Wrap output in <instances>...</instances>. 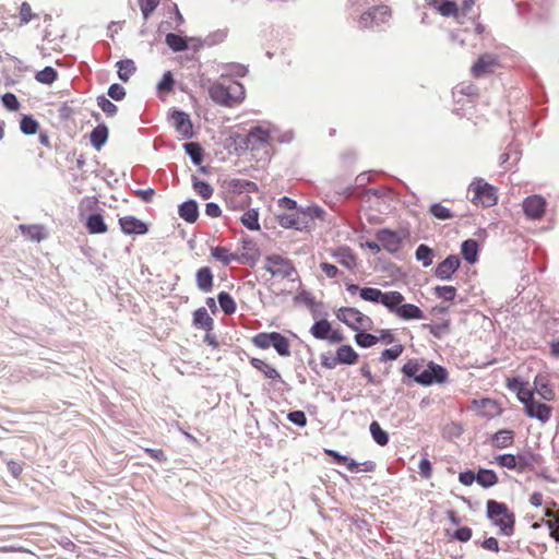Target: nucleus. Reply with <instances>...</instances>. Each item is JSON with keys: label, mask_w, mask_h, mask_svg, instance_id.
Returning <instances> with one entry per match:
<instances>
[{"label": "nucleus", "mask_w": 559, "mask_h": 559, "mask_svg": "<svg viewBox=\"0 0 559 559\" xmlns=\"http://www.w3.org/2000/svg\"><path fill=\"white\" fill-rule=\"evenodd\" d=\"M245 93V86L240 82L225 79L224 74L209 88V95L215 104L229 108L240 105Z\"/></svg>", "instance_id": "f257e3e1"}, {"label": "nucleus", "mask_w": 559, "mask_h": 559, "mask_svg": "<svg viewBox=\"0 0 559 559\" xmlns=\"http://www.w3.org/2000/svg\"><path fill=\"white\" fill-rule=\"evenodd\" d=\"M322 207L312 205L300 207L294 213H282L276 215L277 223L286 229H295L299 231L310 230L313 227L316 218H322L324 215Z\"/></svg>", "instance_id": "f03ea898"}, {"label": "nucleus", "mask_w": 559, "mask_h": 559, "mask_svg": "<svg viewBox=\"0 0 559 559\" xmlns=\"http://www.w3.org/2000/svg\"><path fill=\"white\" fill-rule=\"evenodd\" d=\"M486 515L498 527L501 536L510 537L514 534L515 515L506 503L489 499L486 502Z\"/></svg>", "instance_id": "7ed1b4c3"}, {"label": "nucleus", "mask_w": 559, "mask_h": 559, "mask_svg": "<svg viewBox=\"0 0 559 559\" xmlns=\"http://www.w3.org/2000/svg\"><path fill=\"white\" fill-rule=\"evenodd\" d=\"M392 294L386 309L390 313L405 321L425 319L424 311L418 306L404 302L405 297L401 292L392 290Z\"/></svg>", "instance_id": "20e7f679"}, {"label": "nucleus", "mask_w": 559, "mask_h": 559, "mask_svg": "<svg viewBox=\"0 0 559 559\" xmlns=\"http://www.w3.org/2000/svg\"><path fill=\"white\" fill-rule=\"evenodd\" d=\"M271 138L272 132L270 131V128H265L263 126H254L251 127L248 133L245 135L242 143L247 150H250L251 152H263V154L269 157Z\"/></svg>", "instance_id": "39448f33"}, {"label": "nucleus", "mask_w": 559, "mask_h": 559, "mask_svg": "<svg viewBox=\"0 0 559 559\" xmlns=\"http://www.w3.org/2000/svg\"><path fill=\"white\" fill-rule=\"evenodd\" d=\"M468 192L473 193L472 202L490 207L497 204L498 197L496 188L486 182L483 178H475L468 187Z\"/></svg>", "instance_id": "423d86ee"}, {"label": "nucleus", "mask_w": 559, "mask_h": 559, "mask_svg": "<svg viewBox=\"0 0 559 559\" xmlns=\"http://www.w3.org/2000/svg\"><path fill=\"white\" fill-rule=\"evenodd\" d=\"M336 318L353 331L370 330L373 321L354 307H342L336 311Z\"/></svg>", "instance_id": "0eeeda50"}, {"label": "nucleus", "mask_w": 559, "mask_h": 559, "mask_svg": "<svg viewBox=\"0 0 559 559\" xmlns=\"http://www.w3.org/2000/svg\"><path fill=\"white\" fill-rule=\"evenodd\" d=\"M391 19V9L388 5L380 4L369 8L359 17L361 28H370L385 24Z\"/></svg>", "instance_id": "6e6552de"}, {"label": "nucleus", "mask_w": 559, "mask_h": 559, "mask_svg": "<svg viewBox=\"0 0 559 559\" xmlns=\"http://www.w3.org/2000/svg\"><path fill=\"white\" fill-rule=\"evenodd\" d=\"M264 269L272 276H281L283 278H290L296 273L293 262L280 254L266 255Z\"/></svg>", "instance_id": "1a4fd4ad"}, {"label": "nucleus", "mask_w": 559, "mask_h": 559, "mask_svg": "<svg viewBox=\"0 0 559 559\" xmlns=\"http://www.w3.org/2000/svg\"><path fill=\"white\" fill-rule=\"evenodd\" d=\"M448 377L449 372L443 366L429 361L427 368L420 372L417 383L424 386L442 384L448 381Z\"/></svg>", "instance_id": "9d476101"}, {"label": "nucleus", "mask_w": 559, "mask_h": 559, "mask_svg": "<svg viewBox=\"0 0 559 559\" xmlns=\"http://www.w3.org/2000/svg\"><path fill=\"white\" fill-rule=\"evenodd\" d=\"M547 201L540 194H532L523 200L522 209L526 218L531 221L540 219L546 211Z\"/></svg>", "instance_id": "9b49d317"}, {"label": "nucleus", "mask_w": 559, "mask_h": 559, "mask_svg": "<svg viewBox=\"0 0 559 559\" xmlns=\"http://www.w3.org/2000/svg\"><path fill=\"white\" fill-rule=\"evenodd\" d=\"M169 117L173 127L182 139L190 140L194 136L193 124L190 116L186 111L174 109Z\"/></svg>", "instance_id": "f8f14e48"}, {"label": "nucleus", "mask_w": 559, "mask_h": 559, "mask_svg": "<svg viewBox=\"0 0 559 559\" xmlns=\"http://www.w3.org/2000/svg\"><path fill=\"white\" fill-rule=\"evenodd\" d=\"M250 365L254 369L263 373L265 378L270 379L271 384L275 390L277 389V384L287 385V383L284 381L277 369L271 366L270 364L265 362L264 360L253 357L250 359Z\"/></svg>", "instance_id": "ddd939ff"}, {"label": "nucleus", "mask_w": 559, "mask_h": 559, "mask_svg": "<svg viewBox=\"0 0 559 559\" xmlns=\"http://www.w3.org/2000/svg\"><path fill=\"white\" fill-rule=\"evenodd\" d=\"M460 258L455 254H450L437 265L435 269V275L439 280L450 281L460 267Z\"/></svg>", "instance_id": "4468645a"}, {"label": "nucleus", "mask_w": 559, "mask_h": 559, "mask_svg": "<svg viewBox=\"0 0 559 559\" xmlns=\"http://www.w3.org/2000/svg\"><path fill=\"white\" fill-rule=\"evenodd\" d=\"M376 237L381 246L390 253H395L401 248V238L397 233L391 229H380L377 231Z\"/></svg>", "instance_id": "2eb2a0df"}, {"label": "nucleus", "mask_w": 559, "mask_h": 559, "mask_svg": "<svg viewBox=\"0 0 559 559\" xmlns=\"http://www.w3.org/2000/svg\"><path fill=\"white\" fill-rule=\"evenodd\" d=\"M392 290L382 292L379 288L373 287H362L360 290V298L365 301H369L372 304H380L388 309L392 297Z\"/></svg>", "instance_id": "dca6fc26"}, {"label": "nucleus", "mask_w": 559, "mask_h": 559, "mask_svg": "<svg viewBox=\"0 0 559 559\" xmlns=\"http://www.w3.org/2000/svg\"><path fill=\"white\" fill-rule=\"evenodd\" d=\"M524 409L530 418H535L542 421L543 424L547 423L552 414L551 406L545 403L537 402L536 400L527 404L526 407H524Z\"/></svg>", "instance_id": "f3484780"}, {"label": "nucleus", "mask_w": 559, "mask_h": 559, "mask_svg": "<svg viewBox=\"0 0 559 559\" xmlns=\"http://www.w3.org/2000/svg\"><path fill=\"white\" fill-rule=\"evenodd\" d=\"M119 225L127 235H144L148 230L147 225L143 221L131 215L120 217Z\"/></svg>", "instance_id": "a211bd4d"}, {"label": "nucleus", "mask_w": 559, "mask_h": 559, "mask_svg": "<svg viewBox=\"0 0 559 559\" xmlns=\"http://www.w3.org/2000/svg\"><path fill=\"white\" fill-rule=\"evenodd\" d=\"M498 64V59L493 55H483L473 64L471 71L475 78L483 76L493 71V68Z\"/></svg>", "instance_id": "6ab92c4d"}, {"label": "nucleus", "mask_w": 559, "mask_h": 559, "mask_svg": "<svg viewBox=\"0 0 559 559\" xmlns=\"http://www.w3.org/2000/svg\"><path fill=\"white\" fill-rule=\"evenodd\" d=\"M332 257L336 259L337 263L350 271L357 266L356 255L347 246H342L335 249L332 253Z\"/></svg>", "instance_id": "aec40b11"}, {"label": "nucleus", "mask_w": 559, "mask_h": 559, "mask_svg": "<svg viewBox=\"0 0 559 559\" xmlns=\"http://www.w3.org/2000/svg\"><path fill=\"white\" fill-rule=\"evenodd\" d=\"M178 215L180 216V218H182L185 222L189 224L195 223L199 218L198 202L193 199H189L182 202L178 206Z\"/></svg>", "instance_id": "412c9836"}, {"label": "nucleus", "mask_w": 559, "mask_h": 559, "mask_svg": "<svg viewBox=\"0 0 559 559\" xmlns=\"http://www.w3.org/2000/svg\"><path fill=\"white\" fill-rule=\"evenodd\" d=\"M534 388L543 400L552 401L555 399V391L547 376L538 373L534 379Z\"/></svg>", "instance_id": "4be33fe9"}, {"label": "nucleus", "mask_w": 559, "mask_h": 559, "mask_svg": "<svg viewBox=\"0 0 559 559\" xmlns=\"http://www.w3.org/2000/svg\"><path fill=\"white\" fill-rule=\"evenodd\" d=\"M214 276L209 266H203L197 271L195 282L198 288L203 293H210L213 289Z\"/></svg>", "instance_id": "5701e85b"}, {"label": "nucleus", "mask_w": 559, "mask_h": 559, "mask_svg": "<svg viewBox=\"0 0 559 559\" xmlns=\"http://www.w3.org/2000/svg\"><path fill=\"white\" fill-rule=\"evenodd\" d=\"M539 455L531 452L524 451L516 455V472L524 473L527 469H532L534 465L538 462Z\"/></svg>", "instance_id": "b1692460"}, {"label": "nucleus", "mask_w": 559, "mask_h": 559, "mask_svg": "<svg viewBox=\"0 0 559 559\" xmlns=\"http://www.w3.org/2000/svg\"><path fill=\"white\" fill-rule=\"evenodd\" d=\"M514 441V431L510 429H501L491 436L490 442L493 448L504 449L510 447Z\"/></svg>", "instance_id": "393cba45"}, {"label": "nucleus", "mask_w": 559, "mask_h": 559, "mask_svg": "<svg viewBox=\"0 0 559 559\" xmlns=\"http://www.w3.org/2000/svg\"><path fill=\"white\" fill-rule=\"evenodd\" d=\"M227 35H228V31L226 28L216 29V31L210 33L203 39L197 38V37H191L190 41H198V47L214 46V45L223 43L227 38Z\"/></svg>", "instance_id": "a878e982"}, {"label": "nucleus", "mask_w": 559, "mask_h": 559, "mask_svg": "<svg viewBox=\"0 0 559 559\" xmlns=\"http://www.w3.org/2000/svg\"><path fill=\"white\" fill-rule=\"evenodd\" d=\"M193 324L209 333L214 328V320L210 317L207 310L201 307L193 312Z\"/></svg>", "instance_id": "bb28decb"}, {"label": "nucleus", "mask_w": 559, "mask_h": 559, "mask_svg": "<svg viewBox=\"0 0 559 559\" xmlns=\"http://www.w3.org/2000/svg\"><path fill=\"white\" fill-rule=\"evenodd\" d=\"M461 253L467 263L474 264L475 262H477L479 253V245L477 240H464L461 246Z\"/></svg>", "instance_id": "cd10ccee"}, {"label": "nucleus", "mask_w": 559, "mask_h": 559, "mask_svg": "<svg viewBox=\"0 0 559 559\" xmlns=\"http://www.w3.org/2000/svg\"><path fill=\"white\" fill-rule=\"evenodd\" d=\"M108 128L105 123H98L91 132L90 140L93 147L99 151L108 140Z\"/></svg>", "instance_id": "c85d7f7f"}, {"label": "nucleus", "mask_w": 559, "mask_h": 559, "mask_svg": "<svg viewBox=\"0 0 559 559\" xmlns=\"http://www.w3.org/2000/svg\"><path fill=\"white\" fill-rule=\"evenodd\" d=\"M429 3L433 5L441 15L454 16L459 20V8L455 2L450 0H429Z\"/></svg>", "instance_id": "c756f323"}, {"label": "nucleus", "mask_w": 559, "mask_h": 559, "mask_svg": "<svg viewBox=\"0 0 559 559\" xmlns=\"http://www.w3.org/2000/svg\"><path fill=\"white\" fill-rule=\"evenodd\" d=\"M336 360L342 365H354L358 360V354L350 345H341L336 349Z\"/></svg>", "instance_id": "7c9ffc66"}, {"label": "nucleus", "mask_w": 559, "mask_h": 559, "mask_svg": "<svg viewBox=\"0 0 559 559\" xmlns=\"http://www.w3.org/2000/svg\"><path fill=\"white\" fill-rule=\"evenodd\" d=\"M165 41L167 46L175 52L185 51L189 48L190 38L175 33H168Z\"/></svg>", "instance_id": "2f4dec72"}, {"label": "nucleus", "mask_w": 559, "mask_h": 559, "mask_svg": "<svg viewBox=\"0 0 559 559\" xmlns=\"http://www.w3.org/2000/svg\"><path fill=\"white\" fill-rule=\"evenodd\" d=\"M116 67L118 69V78L122 82H128L130 78L135 73L136 67L132 59H122L117 61Z\"/></svg>", "instance_id": "473e14b6"}, {"label": "nucleus", "mask_w": 559, "mask_h": 559, "mask_svg": "<svg viewBox=\"0 0 559 559\" xmlns=\"http://www.w3.org/2000/svg\"><path fill=\"white\" fill-rule=\"evenodd\" d=\"M211 255L215 260L222 262L224 265H229L233 261H240V258L236 253H230L225 247H212Z\"/></svg>", "instance_id": "72a5a7b5"}, {"label": "nucleus", "mask_w": 559, "mask_h": 559, "mask_svg": "<svg viewBox=\"0 0 559 559\" xmlns=\"http://www.w3.org/2000/svg\"><path fill=\"white\" fill-rule=\"evenodd\" d=\"M228 188L234 193H243V192H257L258 186L255 182L246 180V179H230L228 181Z\"/></svg>", "instance_id": "f704fd0d"}, {"label": "nucleus", "mask_w": 559, "mask_h": 559, "mask_svg": "<svg viewBox=\"0 0 559 559\" xmlns=\"http://www.w3.org/2000/svg\"><path fill=\"white\" fill-rule=\"evenodd\" d=\"M499 481L498 476L493 469L479 468L477 472L476 483L483 488H490Z\"/></svg>", "instance_id": "c9c22d12"}, {"label": "nucleus", "mask_w": 559, "mask_h": 559, "mask_svg": "<svg viewBox=\"0 0 559 559\" xmlns=\"http://www.w3.org/2000/svg\"><path fill=\"white\" fill-rule=\"evenodd\" d=\"M331 323L326 319L316 321L310 328L311 335L317 340H328L331 332Z\"/></svg>", "instance_id": "e433bc0d"}, {"label": "nucleus", "mask_w": 559, "mask_h": 559, "mask_svg": "<svg viewBox=\"0 0 559 559\" xmlns=\"http://www.w3.org/2000/svg\"><path fill=\"white\" fill-rule=\"evenodd\" d=\"M86 228L91 234H103L107 231L104 217L98 213H93L87 217Z\"/></svg>", "instance_id": "4c0bfd02"}, {"label": "nucleus", "mask_w": 559, "mask_h": 559, "mask_svg": "<svg viewBox=\"0 0 559 559\" xmlns=\"http://www.w3.org/2000/svg\"><path fill=\"white\" fill-rule=\"evenodd\" d=\"M272 347L275 352L282 357L290 356V344L286 336L281 334L280 332H275L274 340L272 343Z\"/></svg>", "instance_id": "58836bf2"}, {"label": "nucleus", "mask_w": 559, "mask_h": 559, "mask_svg": "<svg viewBox=\"0 0 559 559\" xmlns=\"http://www.w3.org/2000/svg\"><path fill=\"white\" fill-rule=\"evenodd\" d=\"M186 154L194 165H200L203 160V150L197 142H187L183 144Z\"/></svg>", "instance_id": "ea45409f"}, {"label": "nucleus", "mask_w": 559, "mask_h": 559, "mask_svg": "<svg viewBox=\"0 0 559 559\" xmlns=\"http://www.w3.org/2000/svg\"><path fill=\"white\" fill-rule=\"evenodd\" d=\"M217 301L219 304L221 309L225 314H233L236 312L237 306L231 297V295L227 292H221L217 295Z\"/></svg>", "instance_id": "a19ab883"}, {"label": "nucleus", "mask_w": 559, "mask_h": 559, "mask_svg": "<svg viewBox=\"0 0 559 559\" xmlns=\"http://www.w3.org/2000/svg\"><path fill=\"white\" fill-rule=\"evenodd\" d=\"M39 128L38 121L31 115H22L20 129L25 135H33L37 133Z\"/></svg>", "instance_id": "79ce46f5"}, {"label": "nucleus", "mask_w": 559, "mask_h": 559, "mask_svg": "<svg viewBox=\"0 0 559 559\" xmlns=\"http://www.w3.org/2000/svg\"><path fill=\"white\" fill-rule=\"evenodd\" d=\"M369 430L377 444L384 447L389 443V435L381 428L378 421H372L369 426Z\"/></svg>", "instance_id": "37998d69"}, {"label": "nucleus", "mask_w": 559, "mask_h": 559, "mask_svg": "<svg viewBox=\"0 0 559 559\" xmlns=\"http://www.w3.org/2000/svg\"><path fill=\"white\" fill-rule=\"evenodd\" d=\"M366 331L367 330H359L355 334V342L361 348H369L379 342L378 336Z\"/></svg>", "instance_id": "c03bdc74"}, {"label": "nucleus", "mask_w": 559, "mask_h": 559, "mask_svg": "<svg viewBox=\"0 0 559 559\" xmlns=\"http://www.w3.org/2000/svg\"><path fill=\"white\" fill-rule=\"evenodd\" d=\"M415 257L417 261L423 263V266L428 267L432 264L433 259V250L425 243H421L417 247L415 251Z\"/></svg>", "instance_id": "a18cd8bd"}, {"label": "nucleus", "mask_w": 559, "mask_h": 559, "mask_svg": "<svg viewBox=\"0 0 559 559\" xmlns=\"http://www.w3.org/2000/svg\"><path fill=\"white\" fill-rule=\"evenodd\" d=\"M20 229L23 236L32 241H40L45 238L43 227L39 225H20Z\"/></svg>", "instance_id": "49530a36"}, {"label": "nucleus", "mask_w": 559, "mask_h": 559, "mask_svg": "<svg viewBox=\"0 0 559 559\" xmlns=\"http://www.w3.org/2000/svg\"><path fill=\"white\" fill-rule=\"evenodd\" d=\"M423 365L418 360H408L406 364L403 365L401 371L403 374L407 378L414 379L415 382H417L418 377L420 376Z\"/></svg>", "instance_id": "de8ad7c7"}, {"label": "nucleus", "mask_w": 559, "mask_h": 559, "mask_svg": "<svg viewBox=\"0 0 559 559\" xmlns=\"http://www.w3.org/2000/svg\"><path fill=\"white\" fill-rule=\"evenodd\" d=\"M248 73V68L241 63L230 62L224 64V72L222 74L225 75V79H229V76L242 78Z\"/></svg>", "instance_id": "09e8293b"}, {"label": "nucleus", "mask_w": 559, "mask_h": 559, "mask_svg": "<svg viewBox=\"0 0 559 559\" xmlns=\"http://www.w3.org/2000/svg\"><path fill=\"white\" fill-rule=\"evenodd\" d=\"M58 79V72L52 67H45L35 74V80L39 83L50 85Z\"/></svg>", "instance_id": "8fccbe9b"}, {"label": "nucleus", "mask_w": 559, "mask_h": 559, "mask_svg": "<svg viewBox=\"0 0 559 559\" xmlns=\"http://www.w3.org/2000/svg\"><path fill=\"white\" fill-rule=\"evenodd\" d=\"M275 332H260L252 337V344L260 349H267L272 346Z\"/></svg>", "instance_id": "3c124183"}, {"label": "nucleus", "mask_w": 559, "mask_h": 559, "mask_svg": "<svg viewBox=\"0 0 559 559\" xmlns=\"http://www.w3.org/2000/svg\"><path fill=\"white\" fill-rule=\"evenodd\" d=\"M192 185L198 194L204 200H207L213 195L214 190L209 182L192 176Z\"/></svg>", "instance_id": "603ef678"}, {"label": "nucleus", "mask_w": 559, "mask_h": 559, "mask_svg": "<svg viewBox=\"0 0 559 559\" xmlns=\"http://www.w3.org/2000/svg\"><path fill=\"white\" fill-rule=\"evenodd\" d=\"M241 223L250 230H259V214L255 210H248L240 218Z\"/></svg>", "instance_id": "864d4df0"}, {"label": "nucleus", "mask_w": 559, "mask_h": 559, "mask_svg": "<svg viewBox=\"0 0 559 559\" xmlns=\"http://www.w3.org/2000/svg\"><path fill=\"white\" fill-rule=\"evenodd\" d=\"M270 131L272 132L271 147L274 143L286 144L290 143L294 139V133L290 130L281 132L277 128L272 127Z\"/></svg>", "instance_id": "5fc2aeb1"}, {"label": "nucleus", "mask_w": 559, "mask_h": 559, "mask_svg": "<svg viewBox=\"0 0 559 559\" xmlns=\"http://www.w3.org/2000/svg\"><path fill=\"white\" fill-rule=\"evenodd\" d=\"M424 329H427L430 334L436 338H442L444 334L449 332L450 329V320H444L441 323L437 324H423Z\"/></svg>", "instance_id": "6e6d98bb"}, {"label": "nucleus", "mask_w": 559, "mask_h": 559, "mask_svg": "<svg viewBox=\"0 0 559 559\" xmlns=\"http://www.w3.org/2000/svg\"><path fill=\"white\" fill-rule=\"evenodd\" d=\"M429 213L440 221H445L453 217V213L451 212V210L443 206L441 203H432L429 206Z\"/></svg>", "instance_id": "4d7b16f0"}, {"label": "nucleus", "mask_w": 559, "mask_h": 559, "mask_svg": "<svg viewBox=\"0 0 559 559\" xmlns=\"http://www.w3.org/2000/svg\"><path fill=\"white\" fill-rule=\"evenodd\" d=\"M96 103L97 106L109 117H114L118 111V107L105 95L97 96Z\"/></svg>", "instance_id": "13d9d810"}, {"label": "nucleus", "mask_w": 559, "mask_h": 559, "mask_svg": "<svg viewBox=\"0 0 559 559\" xmlns=\"http://www.w3.org/2000/svg\"><path fill=\"white\" fill-rule=\"evenodd\" d=\"M433 293L436 297L444 301H452L456 296V288L454 286H436Z\"/></svg>", "instance_id": "bf43d9fd"}, {"label": "nucleus", "mask_w": 559, "mask_h": 559, "mask_svg": "<svg viewBox=\"0 0 559 559\" xmlns=\"http://www.w3.org/2000/svg\"><path fill=\"white\" fill-rule=\"evenodd\" d=\"M404 350V346L402 344H396L390 348H385L382 350L380 360L381 361H392L397 359Z\"/></svg>", "instance_id": "052dcab7"}, {"label": "nucleus", "mask_w": 559, "mask_h": 559, "mask_svg": "<svg viewBox=\"0 0 559 559\" xmlns=\"http://www.w3.org/2000/svg\"><path fill=\"white\" fill-rule=\"evenodd\" d=\"M496 462L501 467L516 471V455H514V454H511V453L500 454L496 457Z\"/></svg>", "instance_id": "680f3d73"}, {"label": "nucleus", "mask_w": 559, "mask_h": 559, "mask_svg": "<svg viewBox=\"0 0 559 559\" xmlns=\"http://www.w3.org/2000/svg\"><path fill=\"white\" fill-rule=\"evenodd\" d=\"M175 85V80L170 71H166L159 83L157 84V90L159 92H170L173 91Z\"/></svg>", "instance_id": "e2e57ef3"}, {"label": "nucleus", "mask_w": 559, "mask_h": 559, "mask_svg": "<svg viewBox=\"0 0 559 559\" xmlns=\"http://www.w3.org/2000/svg\"><path fill=\"white\" fill-rule=\"evenodd\" d=\"M158 4L159 0H139V5L144 19H147Z\"/></svg>", "instance_id": "0e129e2a"}, {"label": "nucleus", "mask_w": 559, "mask_h": 559, "mask_svg": "<svg viewBox=\"0 0 559 559\" xmlns=\"http://www.w3.org/2000/svg\"><path fill=\"white\" fill-rule=\"evenodd\" d=\"M545 525L548 527L550 536L559 543V511L554 519H548Z\"/></svg>", "instance_id": "69168bd1"}, {"label": "nucleus", "mask_w": 559, "mask_h": 559, "mask_svg": "<svg viewBox=\"0 0 559 559\" xmlns=\"http://www.w3.org/2000/svg\"><path fill=\"white\" fill-rule=\"evenodd\" d=\"M287 419L298 427H305L307 425V417L302 411L289 412L287 414Z\"/></svg>", "instance_id": "338daca9"}, {"label": "nucleus", "mask_w": 559, "mask_h": 559, "mask_svg": "<svg viewBox=\"0 0 559 559\" xmlns=\"http://www.w3.org/2000/svg\"><path fill=\"white\" fill-rule=\"evenodd\" d=\"M107 94L114 100H122L126 97V90L122 85L114 83L109 86Z\"/></svg>", "instance_id": "774afa93"}]
</instances>
